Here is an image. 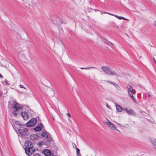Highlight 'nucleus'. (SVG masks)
<instances>
[{
	"instance_id": "nucleus-1",
	"label": "nucleus",
	"mask_w": 156,
	"mask_h": 156,
	"mask_svg": "<svg viewBox=\"0 0 156 156\" xmlns=\"http://www.w3.org/2000/svg\"><path fill=\"white\" fill-rule=\"evenodd\" d=\"M11 105L12 109L13 110V115L15 117H16L18 114L20 113L22 116L24 120H26L28 119L29 116L28 113L26 112H21V107L16 101H13Z\"/></svg>"
},
{
	"instance_id": "nucleus-2",
	"label": "nucleus",
	"mask_w": 156,
	"mask_h": 156,
	"mask_svg": "<svg viewBox=\"0 0 156 156\" xmlns=\"http://www.w3.org/2000/svg\"><path fill=\"white\" fill-rule=\"evenodd\" d=\"M26 147L25 148L26 153L30 156L35 151V149L33 147V145L31 141H27L25 143Z\"/></svg>"
},
{
	"instance_id": "nucleus-3",
	"label": "nucleus",
	"mask_w": 156,
	"mask_h": 156,
	"mask_svg": "<svg viewBox=\"0 0 156 156\" xmlns=\"http://www.w3.org/2000/svg\"><path fill=\"white\" fill-rule=\"evenodd\" d=\"M101 69L107 75L114 76L116 77L119 76V75L117 73L108 66H103L101 67Z\"/></svg>"
},
{
	"instance_id": "nucleus-4",
	"label": "nucleus",
	"mask_w": 156,
	"mask_h": 156,
	"mask_svg": "<svg viewBox=\"0 0 156 156\" xmlns=\"http://www.w3.org/2000/svg\"><path fill=\"white\" fill-rule=\"evenodd\" d=\"M41 135L43 137L47 139V140L45 143L47 145H49L52 140L50 134L46 131H43L41 133Z\"/></svg>"
},
{
	"instance_id": "nucleus-5",
	"label": "nucleus",
	"mask_w": 156,
	"mask_h": 156,
	"mask_svg": "<svg viewBox=\"0 0 156 156\" xmlns=\"http://www.w3.org/2000/svg\"><path fill=\"white\" fill-rule=\"evenodd\" d=\"M37 119L35 118H33L29 121L27 123L26 125L28 127H30L34 126L36 122Z\"/></svg>"
},
{
	"instance_id": "nucleus-6",
	"label": "nucleus",
	"mask_w": 156,
	"mask_h": 156,
	"mask_svg": "<svg viewBox=\"0 0 156 156\" xmlns=\"http://www.w3.org/2000/svg\"><path fill=\"white\" fill-rule=\"evenodd\" d=\"M18 131L20 134L22 135H27L28 134V130L26 128L23 127H20Z\"/></svg>"
},
{
	"instance_id": "nucleus-7",
	"label": "nucleus",
	"mask_w": 156,
	"mask_h": 156,
	"mask_svg": "<svg viewBox=\"0 0 156 156\" xmlns=\"http://www.w3.org/2000/svg\"><path fill=\"white\" fill-rule=\"evenodd\" d=\"M106 120L107 121L105 123L110 129L112 130L116 129L115 126L107 119H106Z\"/></svg>"
},
{
	"instance_id": "nucleus-8",
	"label": "nucleus",
	"mask_w": 156,
	"mask_h": 156,
	"mask_svg": "<svg viewBox=\"0 0 156 156\" xmlns=\"http://www.w3.org/2000/svg\"><path fill=\"white\" fill-rule=\"evenodd\" d=\"M127 88L128 89L127 92L129 95H130V94H135V90L133 89L131 86L128 85L127 86Z\"/></svg>"
},
{
	"instance_id": "nucleus-9",
	"label": "nucleus",
	"mask_w": 156,
	"mask_h": 156,
	"mask_svg": "<svg viewBox=\"0 0 156 156\" xmlns=\"http://www.w3.org/2000/svg\"><path fill=\"white\" fill-rule=\"evenodd\" d=\"M19 58L20 60H25L26 59V56L22 52H19L18 53Z\"/></svg>"
},
{
	"instance_id": "nucleus-10",
	"label": "nucleus",
	"mask_w": 156,
	"mask_h": 156,
	"mask_svg": "<svg viewBox=\"0 0 156 156\" xmlns=\"http://www.w3.org/2000/svg\"><path fill=\"white\" fill-rule=\"evenodd\" d=\"M104 13H107V14H108L110 15H111L114 16H115V17L118 18L119 20L123 19V20H129L128 19H126V18H125L124 17H122V16H118L117 15H114V14H112L108 13L106 12H104Z\"/></svg>"
},
{
	"instance_id": "nucleus-11",
	"label": "nucleus",
	"mask_w": 156,
	"mask_h": 156,
	"mask_svg": "<svg viewBox=\"0 0 156 156\" xmlns=\"http://www.w3.org/2000/svg\"><path fill=\"white\" fill-rule=\"evenodd\" d=\"M43 127V125L42 124H40L37 126L35 128H34V130L35 131H41Z\"/></svg>"
},
{
	"instance_id": "nucleus-12",
	"label": "nucleus",
	"mask_w": 156,
	"mask_h": 156,
	"mask_svg": "<svg viewBox=\"0 0 156 156\" xmlns=\"http://www.w3.org/2000/svg\"><path fill=\"white\" fill-rule=\"evenodd\" d=\"M43 152L46 156H51V153L50 151L48 150H44Z\"/></svg>"
},
{
	"instance_id": "nucleus-13",
	"label": "nucleus",
	"mask_w": 156,
	"mask_h": 156,
	"mask_svg": "<svg viewBox=\"0 0 156 156\" xmlns=\"http://www.w3.org/2000/svg\"><path fill=\"white\" fill-rule=\"evenodd\" d=\"M38 136L36 134H32L30 136V138L33 140H36L38 139Z\"/></svg>"
},
{
	"instance_id": "nucleus-14",
	"label": "nucleus",
	"mask_w": 156,
	"mask_h": 156,
	"mask_svg": "<svg viewBox=\"0 0 156 156\" xmlns=\"http://www.w3.org/2000/svg\"><path fill=\"white\" fill-rule=\"evenodd\" d=\"M151 142L154 147L156 149V139L154 138H151Z\"/></svg>"
},
{
	"instance_id": "nucleus-15",
	"label": "nucleus",
	"mask_w": 156,
	"mask_h": 156,
	"mask_svg": "<svg viewBox=\"0 0 156 156\" xmlns=\"http://www.w3.org/2000/svg\"><path fill=\"white\" fill-rule=\"evenodd\" d=\"M116 108L117 111L120 112H121L123 110L122 108L120 106V105H116Z\"/></svg>"
},
{
	"instance_id": "nucleus-16",
	"label": "nucleus",
	"mask_w": 156,
	"mask_h": 156,
	"mask_svg": "<svg viewBox=\"0 0 156 156\" xmlns=\"http://www.w3.org/2000/svg\"><path fill=\"white\" fill-rule=\"evenodd\" d=\"M127 113L128 114H129L133 115H136V113L135 112L131 109H129L128 111H127Z\"/></svg>"
},
{
	"instance_id": "nucleus-17",
	"label": "nucleus",
	"mask_w": 156,
	"mask_h": 156,
	"mask_svg": "<svg viewBox=\"0 0 156 156\" xmlns=\"http://www.w3.org/2000/svg\"><path fill=\"white\" fill-rule=\"evenodd\" d=\"M91 68H94V69L96 68L94 67L90 66V67H85V68L81 67L80 68V69H88Z\"/></svg>"
},
{
	"instance_id": "nucleus-18",
	"label": "nucleus",
	"mask_w": 156,
	"mask_h": 156,
	"mask_svg": "<svg viewBox=\"0 0 156 156\" xmlns=\"http://www.w3.org/2000/svg\"><path fill=\"white\" fill-rule=\"evenodd\" d=\"M50 91L51 93H52L51 94H49V93H48V95L49 96V97H51V96H53V92H54V90H53L52 89H51L50 90Z\"/></svg>"
},
{
	"instance_id": "nucleus-19",
	"label": "nucleus",
	"mask_w": 156,
	"mask_h": 156,
	"mask_svg": "<svg viewBox=\"0 0 156 156\" xmlns=\"http://www.w3.org/2000/svg\"><path fill=\"white\" fill-rule=\"evenodd\" d=\"M112 84L118 89H119L120 88V87H119V86L116 83H115L114 82L112 83Z\"/></svg>"
},
{
	"instance_id": "nucleus-20",
	"label": "nucleus",
	"mask_w": 156,
	"mask_h": 156,
	"mask_svg": "<svg viewBox=\"0 0 156 156\" xmlns=\"http://www.w3.org/2000/svg\"><path fill=\"white\" fill-rule=\"evenodd\" d=\"M133 94H130V95H129L130 97L131 98V100L133 101H134L135 102V98L133 95Z\"/></svg>"
},
{
	"instance_id": "nucleus-21",
	"label": "nucleus",
	"mask_w": 156,
	"mask_h": 156,
	"mask_svg": "<svg viewBox=\"0 0 156 156\" xmlns=\"http://www.w3.org/2000/svg\"><path fill=\"white\" fill-rule=\"evenodd\" d=\"M15 124L16 125H18L20 126H22V125H21V123L18 121H15Z\"/></svg>"
},
{
	"instance_id": "nucleus-22",
	"label": "nucleus",
	"mask_w": 156,
	"mask_h": 156,
	"mask_svg": "<svg viewBox=\"0 0 156 156\" xmlns=\"http://www.w3.org/2000/svg\"><path fill=\"white\" fill-rule=\"evenodd\" d=\"M76 154H77V155L78 156H79V155H80V154H79V153H80V150L78 149L76 146Z\"/></svg>"
},
{
	"instance_id": "nucleus-23",
	"label": "nucleus",
	"mask_w": 156,
	"mask_h": 156,
	"mask_svg": "<svg viewBox=\"0 0 156 156\" xmlns=\"http://www.w3.org/2000/svg\"><path fill=\"white\" fill-rule=\"evenodd\" d=\"M19 86L21 88H23L25 89V88L24 87V86L23 85L20 84L19 85Z\"/></svg>"
},
{
	"instance_id": "nucleus-24",
	"label": "nucleus",
	"mask_w": 156,
	"mask_h": 156,
	"mask_svg": "<svg viewBox=\"0 0 156 156\" xmlns=\"http://www.w3.org/2000/svg\"><path fill=\"white\" fill-rule=\"evenodd\" d=\"M33 156H41V155L39 154H34Z\"/></svg>"
},
{
	"instance_id": "nucleus-25",
	"label": "nucleus",
	"mask_w": 156,
	"mask_h": 156,
	"mask_svg": "<svg viewBox=\"0 0 156 156\" xmlns=\"http://www.w3.org/2000/svg\"><path fill=\"white\" fill-rule=\"evenodd\" d=\"M106 82L107 83H111L112 84V83H113L114 82H112L111 81H106Z\"/></svg>"
},
{
	"instance_id": "nucleus-26",
	"label": "nucleus",
	"mask_w": 156,
	"mask_h": 156,
	"mask_svg": "<svg viewBox=\"0 0 156 156\" xmlns=\"http://www.w3.org/2000/svg\"><path fill=\"white\" fill-rule=\"evenodd\" d=\"M129 109H128L126 108H124L123 109V110L124 111H125L127 113V111H128Z\"/></svg>"
},
{
	"instance_id": "nucleus-27",
	"label": "nucleus",
	"mask_w": 156,
	"mask_h": 156,
	"mask_svg": "<svg viewBox=\"0 0 156 156\" xmlns=\"http://www.w3.org/2000/svg\"><path fill=\"white\" fill-rule=\"evenodd\" d=\"M67 115L69 117H71V115H70V114L69 113H67Z\"/></svg>"
},
{
	"instance_id": "nucleus-28",
	"label": "nucleus",
	"mask_w": 156,
	"mask_h": 156,
	"mask_svg": "<svg viewBox=\"0 0 156 156\" xmlns=\"http://www.w3.org/2000/svg\"><path fill=\"white\" fill-rule=\"evenodd\" d=\"M3 77V76L0 73V78H2Z\"/></svg>"
},
{
	"instance_id": "nucleus-29",
	"label": "nucleus",
	"mask_w": 156,
	"mask_h": 156,
	"mask_svg": "<svg viewBox=\"0 0 156 156\" xmlns=\"http://www.w3.org/2000/svg\"><path fill=\"white\" fill-rule=\"evenodd\" d=\"M153 59L154 60V62L156 64V60L154 59V58L153 57Z\"/></svg>"
},
{
	"instance_id": "nucleus-30",
	"label": "nucleus",
	"mask_w": 156,
	"mask_h": 156,
	"mask_svg": "<svg viewBox=\"0 0 156 156\" xmlns=\"http://www.w3.org/2000/svg\"><path fill=\"white\" fill-rule=\"evenodd\" d=\"M112 44V43L111 42H108V43H107V44Z\"/></svg>"
},
{
	"instance_id": "nucleus-31",
	"label": "nucleus",
	"mask_w": 156,
	"mask_h": 156,
	"mask_svg": "<svg viewBox=\"0 0 156 156\" xmlns=\"http://www.w3.org/2000/svg\"><path fill=\"white\" fill-rule=\"evenodd\" d=\"M154 25L156 27V21H155L154 23Z\"/></svg>"
},
{
	"instance_id": "nucleus-32",
	"label": "nucleus",
	"mask_w": 156,
	"mask_h": 156,
	"mask_svg": "<svg viewBox=\"0 0 156 156\" xmlns=\"http://www.w3.org/2000/svg\"><path fill=\"white\" fill-rule=\"evenodd\" d=\"M2 94V92L0 91V97H1V95Z\"/></svg>"
},
{
	"instance_id": "nucleus-33",
	"label": "nucleus",
	"mask_w": 156,
	"mask_h": 156,
	"mask_svg": "<svg viewBox=\"0 0 156 156\" xmlns=\"http://www.w3.org/2000/svg\"><path fill=\"white\" fill-rule=\"evenodd\" d=\"M118 125H119L120 126H121V125L120 124H119V123H116Z\"/></svg>"
},
{
	"instance_id": "nucleus-34",
	"label": "nucleus",
	"mask_w": 156,
	"mask_h": 156,
	"mask_svg": "<svg viewBox=\"0 0 156 156\" xmlns=\"http://www.w3.org/2000/svg\"><path fill=\"white\" fill-rule=\"evenodd\" d=\"M148 96L149 97L150 96V95L148 93Z\"/></svg>"
},
{
	"instance_id": "nucleus-35",
	"label": "nucleus",
	"mask_w": 156,
	"mask_h": 156,
	"mask_svg": "<svg viewBox=\"0 0 156 156\" xmlns=\"http://www.w3.org/2000/svg\"><path fill=\"white\" fill-rule=\"evenodd\" d=\"M69 122H70V123H71V121L69 120Z\"/></svg>"
},
{
	"instance_id": "nucleus-36",
	"label": "nucleus",
	"mask_w": 156,
	"mask_h": 156,
	"mask_svg": "<svg viewBox=\"0 0 156 156\" xmlns=\"http://www.w3.org/2000/svg\"><path fill=\"white\" fill-rule=\"evenodd\" d=\"M38 144H41V143H38Z\"/></svg>"
},
{
	"instance_id": "nucleus-37",
	"label": "nucleus",
	"mask_w": 156,
	"mask_h": 156,
	"mask_svg": "<svg viewBox=\"0 0 156 156\" xmlns=\"http://www.w3.org/2000/svg\"><path fill=\"white\" fill-rule=\"evenodd\" d=\"M106 106H107V107H108V105L107 104V105Z\"/></svg>"
}]
</instances>
